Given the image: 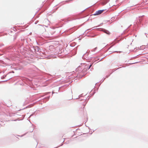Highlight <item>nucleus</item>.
I'll return each mask as SVG.
<instances>
[{"label":"nucleus","mask_w":148,"mask_h":148,"mask_svg":"<svg viewBox=\"0 0 148 148\" xmlns=\"http://www.w3.org/2000/svg\"><path fill=\"white\" fill-rule=\"evenodd\" d=\"M104 11V10H99L96 12L95 15H98L101 14Z\"/></svg>","instance_id":"obj_1"},{"label":"nucleus","mask_w":148,"mask_h":148,"mask_svg":"<svg viewBox=\"0 0 148 148\" xmlns=\"http://www.w3.org/2000/svg\"><path fill=\"white\" fill-rule=\"evenodd\" d=\"M91 65H90L89 68H90L91 67Z\"/></svg>","instance_id":"obj_2"}]
</instances>
